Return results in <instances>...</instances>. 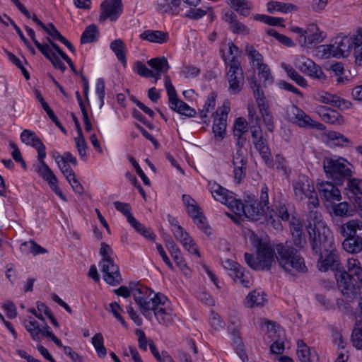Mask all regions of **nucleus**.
Masks as SVG:
<instances>
[{
	"label": "nucleus",
	"instance_id": "obj_10",
	"mask_svg": "<svg viewBox=\"0 0 362 362\" xmlns=\"http://www.w3.org/2000/svg\"><path fill=\"white\" fill-rule=\"evenodd\" d=\"M356 45L354 37H337L333 44L327 45L326 51L334 57H346L349 56L353 47Z\"/></svg>",
	"mask_w": 362,
	"mask_h": 362
},
{
	"label": "nucleus",
	"instance_id": "obj_6",
	"mask_svg": "<svg viewBox=\"0 0 362 362\" xmlns=\"http://www.w3.org/2000/svg\"><path fill=\"white\" fill-rule=\"evenodd\" d=\"M310 236V244L313 253L321 254L322 252L334 247L333 238L330 235L329 229L325 227L309 223L305 226Z\"/></svg>",
	"mask_w": 362,
	"mask_h": 362
},
{
	"label": "nucleus",
	"instance_id": "obj_52",
	"mask_svg": "<svg viewBox=\"0 0 362 362\" xmlns=\"http://www.w3.org/2000/svg\"><path fill=\"white\" fill-rule=\"evenodd\" d=\"M137 73L144 77L146 78H155L157 81L160 78V74L155 73L153 71L148 69L146 66L142 62L138 61L136 63Z\"/></svg>",
	"mask_w": 362,
	"mask_h": 362
},
{
	"label": "nucleus",
	"instance_id": "obj_23",
	"mask_svg": "<svg viewBox=\"0 0 362 362\" xmlns=\"http://www.w3.org/2000/svg\"><path fill=\"white\" fill-rule=\"evenodd\" d=\"M180 0H158L157 8L161 13L177 15L180 11Z\"/></svg>",
	"mask_w": 362,
	"mask_h": 362
},
{
	"label": "nucleus",
	"instance_id": "obj_49",
	"mask_svg": "<svg viewBox=\"0 0 362 362\" xmlns=\"http://www.w3.org/2000/svg\"><path fill=\"white\" fill-rule=\"evenodd\" d=\"M165 87L169 99L170 105H176L179 100L174 86L172 85L170 78L168 75L165 76Z\"/></svg>",
	"mask_w": 362,
	"mask_h": 362
},
{
	"label": "nucleus",
	"instance_id": "obj_24",
	"mask_svg": "<svg viewBox=\"0 0 362 362\" xmlns=\"http://www.w3.org/2000/svg\"><path fill=\"white\" fill-rule=\"evenodd\" d=\"M140 38L151 42L163 44L168 41L169 35L161 30H146L140 35Z\"/></svg>",
	"mask_w": 362,
	"mask_h": 362
},
{
	"label": "nucleus",
	"instance_id": "obj_51",
	"mask_svg": "<svg viewBox=\"0 0 362 362\" xmlns=\"http://www.w3.org/2000/svg\"><path fill=\"white\" fill-rule=\"evenodd\" d=\"M180 242L189 253L200 257V253L197 249V245L193 239L189 236V233H187L186 236H183Z\"/></svg>",
	"mask_w": 362,
	"mask_h": 362
},
{
	"label": "nucleus",
	"instance_id": "obj_17",
	"mask_svg": "<svg viewBox=\"0 0 362 362\" xmlns=\"http://www.w3.org/2000/svg\"><path fill=\"white\" fill-rule=\"evenodd\" d=\"M228 275L232 278L235 283L239 284L242 286L250 288L252 285V276L248 271L240 264L228 272Z\"/></svg>",
	"mask_w": 362,
	"mask_h": 362
},
{
	"label": "nucleus",
	"instance_id": "obj_7",
	"mask_svg": "<svg viewBox=\"0 0 362 362\" xmlns=\"http://www.w3.org/2000/svg\"><path fill=\"white\" fill-rule=\"evenodd\" d=\"M134 299L139 305L142 315L148 320H151L153 315L149 312V308L155 305V303L168 300L167 297L161 293H154L150 288L144 286L140 287L138 292L133 293Z\"/></svg>",
	"mask_w": 362,
	"mask_h": 362
},
{
	"label": "nucleus",
	"instance_id": "obj_59",
	"mask_svg": "<svg viewBox=\"0 0 362 362\" xmlns=\"http://www.w3.org/2000/svg\"><path fill=\"white\" fill-rule=\"evenodd\" d=\"M129 162L132 164L134 166L136 173L141 178L145 185H151L150 180L148 178V177L145 175L142 169L141 168L139 163L136 162V160L134 159V157L129 156L128 157Z\"/></svg>",
	"mask_w": 362,
	"mask_h": 362
},
{
	"label": "nucleus",
	"instance_id": "obj_21",
	"mask_svg": "<svg viewBox=\"0 0 362 362\" xmlns=\"http://www.w3.org/2000/svg\"><path fill=\"white\" fill-rule=\"evenodd\" d=\"M223 20L230 24V29L234 34L248 35L250 29L237 20V16L233 12H227L223 16Z\"/></svg>",
	"mask_w": 362,
	"mask_h": 362
},
{
	"label": "nucleus",
	"instance_id": "obj_35",
	"mask_svg": "<svg viewBox=\"0 0 362 362\" xmlns=\"http://www.w3.org/2000/svg\"><path fill=\"white\" fill-rule=\"evenodd\" d=\"M147 64L158 73H166L169 69V64L165 57L153 58L147 62Z\"/></svg>",
	"mask_w": 362,
	"mask_h": 362
},
{
	"label": "nucleus",
	"instance_id": "obj_33",
	"mask_svg": "<svg viewBox=\"0 0 362 362\" xmlns=\"http://www.w3.org/2000/svg\"><path fill=\"white\" fill-rule=\"evenodd\" d=\"M264 300L263 292L254 290L246 297L245 304L247 308H252L263 305Z\"/></svg>",
	"mask_w": 362,
	"mask_h": 362
},
{
	"label": "nucleus",
	"instance_id": "obj_30",
	"mask_svg": "<svg viewBox=\"0 0 362 362\" xmlns=\"http://www.w3.org/2000/svg\"><path fill=\"white\" fill-rule=\"evenodd\" d=\"M346 194L349 199L352 197L362 195V180L359 178L349 177L347 180Z\"/></svg>",
	"mask_w": 362,
	"mask_h": 362
},
{
	"label": "nucleus",
	"instance_id": "obj_8",
	"mask_svg": "<svg viewBox=\"0 0 362 362\" xmlns=\"http://www.w3.org/2000/svg\"><path fill=\"white\" fill-rule=\"evenodd\" d=\"M223 60L228 67L226 71L228 90L231 94L237 95L242 90L245 83L244 71L240 62L236 57H232L228 62L226 58L223 57Z\"/></svg>",
	"mask_w": 362,
	"mask_h": 362
},
{
	"label": "nucleus",
	"instance_id": "obj_18",
	"mask_svg": "<svg viewBox=\"0 0 362 362\" xmlns=\"http://www.w3.org/2000/svg\"><path fill=\"white\" fill-rule=\"evenodd\" d=\"M43 180L47 182L49 186L54 192V193L59 196L64 201H66V197L64 195L62 191L58 187V179L54 174L53 171L50 168H44V170H38L37 173Z\"/></svg>",
	"mask_w": 362,
	"mask_h": 362
},
{
	"label": "nucleus",
	"instance_id": "obj_2",
	"mask_svg": "<svg viewBox=\"0 0 362 362\" xmlns=\"http://www.w3.org/2000/svg\"><path fill=\"white\" fill-rule=\"evenodd\" d=\"M276 259L279 265L288 272L295 270L298 272L305 273L307 267L303 257L293 246L286 243L276 245Z\"/></svg>",
	"mask_w": 362,
	"mask_h": 362
},
{
	"label": "nucleus",
	"instance_id": "obj_41",
	"mask_svg": "<svg viewBox=\"0 0 362 362\" xmlns=\"http://www.w3.org/2000/svg\"><path fill=\"white\" fill-rule=\"evenodd\" d=\"M92 344L99 357L103 358L107 354V349L104 346V339L101 333L95 334L91 339Z\"/></svg>",
	"mask_w": 362,
	"mask_h": 362
},
{
	"label": "nucleus",
	"instance_id": "obj_64",
	"mask_svg": "<svg viewBox=\"0 0 362 362\" xmlns=\"http://www.w3.org/2000/svg\"><path fill=\"white\" fill-rule=\"evenodd\" d=\"M262 120L264 124H265L267 130L270 132H272L274 129V117L271 111H267L261 113Z\"/></svg>",
	"mask_w": 362,
	"mask_h": 362
},
{
	"label": "nucleus",
	"instance_id": "obj_13",
	"mask_svg": "<svg viewBox=\"0 0 362 362\" xmlns=\"http://www.w3.org/2000/svg\"><path fill=\"white\" fill-rule=\"evenodd\" d=\"M317 187L321 197L327 202H333L341 199L340 190L332 182H321L317 184Z\"/></svg>",
	"mask_w": 362,
	"mask_h": 362
},
{
	"label": "nucleus",
	"instance_id": "obj_26",
	"mask_svg": "<svg viewBox=\"0 0 362 362\" xmlns=\"http://www.w3.org/2000/svg\"><path fill=\"white\" fill-rule=\"evenodd\" d=\"M209 186L210 192L214 199L223 204H225L226 202H228V198L233 194L232 192L228 191L216 182H209Z\"/></svg>",
	"mask_w": 362,
	"mask_h": 362
},
{
	"label": "nucleus",
	"instance_id": "obj_27",
	"mask_svg": "<svg viewBox=\"0 0 362 362\" xmlns=\"http://www.w3.org/2000/svg\"><path fill=\"white\" fill-rule=\"evenodd\" d=\"M333 209V221L337 225V223H341V217H348L352 216V210L351 206L346 202L334 204L332 206Z\"/></svg>",
	"mask_w": 362,
	"mask_h": 362
},
{
	"label": "nucleus",
	"instance_id": "obj_12",
	"mask_svg": "<svg viewBox=\"0 0 362 362\" xmlns=\"http://www.w3.org/2000/svg\"><path fill=\"white\" fill-rule=\"evenodd\" d=\"M229 111L230 103L228 101L224 102L223 106L216 111L212 129L214 136L218 137L220 140H222L226 135V119Z\"/></svg>",
	"mask_w": 362,
	"mask_h": 362
},
{
	"label": "nucleus",
	"instance_id": "obj_38",
	"mask_svg": "<svg viewBox=\"0 0 362 362\" xmlns=\"http://www.w3.org/2000/svg\"><path fill=\"white\" fill-rule=\"evenodd\" d=\"M245 52L253 66L257 67L264 64L263 56L251 45L245 46Z\"/></svg>",
	"mask_w": 362,
	"mask_h": 362
},
{
	"label": "nucleus",
	"instance_id": "obj_40",
	"mask_svg": "<svg viewBox=\"0 0 362 362\" xmlns=\"http://www.w3.org/2000/svg\"><path fill=\"white\" fill-rule=\"evenodd\" d=\"M170 107L178 112L179 114L183 115L185 116L191 117H194L196 115V111L194 109L189 107L186 103L182 100H178L176 105H170Z\"/></svg>",
	"mask_w": 362,
	"mask_h": 362
},
{
	"label": "nucleus",
	"instance_id": "obj_34",
	"mask_svg": "<svg viewBox=\"0 0 362 362\" xmlns=\"http://www.w3.org/2000/svg\"><path fill=\"white\" fill-rule=\"evenodd\" d=\"M129 223L141 235L150 240H154L156 235L151 232L144 224L138 221L134 216L130 217V220L128 221Z\"/></svg>",
	"mask_w": 362,
	"mask_h": 362
},
{
	"label": "nucleus",
	"instance_id": "obj_25",
	"mask_svg": "<svg viewBox=\"0 0 362 362\" xmlns=\"http://www.w3.org/2000/svg\"><path fill=\"white\" fill-rule=\"evenodd\" d=\"M318 113L322 117V119L327 123L340 124L344 120L342 115L337 111L325 106H320L319 107Z\"/></svg>",
	"mask_w": 362,
	"mask_h": 362
},
{
	"label": "nucleus",
	"instance_id": "obj_22",
	"mask_svg": "<svg viewBox=\"0 0 362 362\" xmlns=\"http://www.w3.org/2000/svg\"><path fill=\"white\" fill-rule=\"evenodd\" d=\"M319 100L321 103L341 109H348L351 106V102L329 93H324L320 95Z\"/></svg>",
	"mask_w": 362,
	"mask_h": 362
},
{
	"label": "nucleus",
	"instance_id": "obj_53",
	"mask_svg": "<svg viewBox=\"0 0 362 362\" xmlns=\"http://www.w3.org/2000/svg\"><path fill=\"white\" fill-rule=\"evenodd\" d=\"M307 191L308 194H305V197H306L308 199V209H311L313 207L316 208L317 206H318L320 203L317 192L315 190L314 187L313 185H310L309 183H307Z\"/></svg>",
	"mask_w": 362,
	"mask_h": 362
},
{
	"label": "nucleus",
	"instance_id": "obj_32",
	"mask_svg": "<svg viewBox=\"0 0 362 362\" xmlns=\"http://www.w3.org/2000/svg\"><path fill=\"white\" fill-rule=\"evenodd\" d=\"M32 20L54 40L62 42L65 38L63 35H61V33L58 31L52 23H49V27H52V30H49V28L47 27V25L44 24L35 14H33Z\"/></svg>",
	"mask_w": 362,
	"mask_h": 362
},
{
	"label": "nucleus",
	"instance_id": "obj_28",
	"mask_svg": "<svg viewBox=\"0 0 362 362\" xmlns=\"http://www.w3.org/2000/svg\"><path fill=\"white\" fill-rule=\"evenodd\" d=\"M290 230L293 237V244L299 247L303 248L306 245V240L303 233V226L300 222H291L290 223Z\"/></svg>",
	"mask_w": 362,
	"mask_h": 362
},
{
	"label": "nucleus",
	"instance_id": "obj_58",
	"mask_svg": "<svg viewBox=\"0 0 362 362\" xmlns=\"http://www.w3.org/2000/svg\"><path fill=\"white\" fill-rule=\"evenodd\" d=\"M182 201L184 204L187 206L188 213L189 215L194 214V213H198V210L201 209L197 205L195 200L188 194L182 195Z\"/></svg>",
	"mask_w": 362,
	"mask_h": 362
},
{
	"label": "nucleus",
	"instance_id": "obj_61",
	"mask_svg": "<svg viewBox=\"0 0 362 362\" xmlns=\"http://www.w3.org/2000/svg\"><path fill=\"white\" fill-rule=\"evenodd\" d=\"M114 206L117 211H120L126 216L127 221L130 220V217L134 216L130 211V206L129 204L116 201L114 202Z\"/></svg>",
	"mask_w": 362,
	"mask_h": 362
},
{
	"label": "nucleus",
	"instance_id": "obj_14",
	"mask_svg": "<svg viewBox=\"0 0 362 362\" xmlns=\"http://www.w3.org/2000/svg\"><path fill=\"white\" fill-rule=\"evenodd\" d=\"M337 230L346 238H349L356 236L357 230H362V221L353 219L345 223H337Z\"/></svg>",
	"mask_w": 362,
	"mask_h": 362
},
{
	"label": "nucleus",
	"instance_id": "obj_19",
	"mask_svg": "<svg viewBox=\"0 0 362 362\" xmlns=\"http://www.w3.org/2000/svg\"><path fill=\"white\" fill-rule=\"evenodd\" d=\"M299 70L310 77L317 78L319 80H325L326 76L320 67L313 60L307 59L298 66Z\"/></svg>",
	"mask_w": 362,
	"mask_h": 362
},
{
	"label": "nucleus",
	"instance_id": "obj_63",
	"mask_svg": "<svg viewBox=\"0 0 362 362\" xmlns=\"http://www.w3.org/2000/svg\"><path fill=\"white\" fill-rule=\"evenodd\" d=\"M293 185L295 195L300 199H303V196H305V194H308L307 184L305 185L303 181H296Z\"/></svg>",
	"mask_w": 362,
	"mask_h": 362
},
{
	"label": "nucleus",
	"instance_id": "obj_4",
	"mask_svg": "<svg viewBox=\"0 0 362 362\" xmlns=\"http://www.w3.org/2000/svg\"><path fill=\"white\" fill-rule=\"evenodd\" d=\"M349 166L351 164L341 157L337 159L326 158L323 162L326 176L337 185H341L344 180L351 177L352 170Z\"/></svg>",
	"mask_w": 362,
	"mask_h": 362
},
{
	"label": "nucleus",
	"instance_id": "obj_46",
	"mask_svg": "<svg viewBox=\"0 0 362 362\" xmlns=\"http://www.w3.org/2000/svg\"><path fill=\"white\" fill-rule=\"evenodd\" d=\"M228 199V202H226L225 204L227 205L229 209L233 211L235 214H245V209L246 204H243L240 199H235L233 196V193Z\"/></svg>",
	"mask_w": 362,
	"mask_h": 362
},
{
	"label": "nucleus",
	"instance_id": "obj_16",
	"mask_svg": "<svg viewBox=\"0 0 362 362\" xmlns=\"http://www.w3.org/2000/svg\"><path fill=\"white\" fill-rule=\"evenodd\" d=\"M303 37V46L309 47L313 43H318L322 41L324 36L318 27L315 24L309 25L306 29L304 30Z\"/></svg>",
	"mask_w": 362,
	"mask_h": 362
},
{
	"label": "nucleus",
	"instance_id": "obj_55",
	"mask_svg": "<svg viewBox=\"0 0 362 362\" xmlns=\"http://www.w3.org/2000/svg\"><path fill=\"white\" fill-rule=\"evenodd\" d=\"M257 69H259V76L264 78V86L272 84L273 78L268 65L266 64H261Z\"/></svg>",
	"mask_w": 362,
	"mask_h": 362
},
{
	"label": "nucleus",
	"instance_id": "obj_43",
	"mask_svg": "<svg viewBox=\"0 0 362 362\" xmlns=\"http://www.w3.org/2000/svg\"><path fill=\"white\" fill-rule=\"evenodd\" d=\"M245 211V214H244V215L247 218L257 219L258 216L264 213V208L259 204H256L255 202L253 204H246Z\"/></svg>",
	"mask_w": 362,
	"mask_h": 362
},
{
	"label": "nucleus",
	"instance_id": "obj_57",
	"mask_svg": "<svg viewBox=\"0 0 362 362\" xmlns=\"http://www.w3.org/2000/svg\"><path fill=\"white\" fill-rule=\"evenodd\" d=\"M95 92L99 98L100 102V107L101 108L104 105V98L105 95V80L103 78H99L97 80Z\"/></svg>",
	"mask_w": 362,
	"mask_h": 362
},
{
	"label": "nucleus",
	"instance_id": "obj_11",
	"mask_svg": "<svg viewBox=\"0 0 362 362\" xmlns=\"http://www.w3.org/2000/svg\"><path fill=\"white\" fill-rule=\"evenodd\" d=\"M123 11L122 0H105L100 4L99 22L104 23L107 19L116 21Z\"/></svg>",
	"mask_w": 362,
	"mask_h": 362
},
{
	"label": "nucleus",
	"instance_id": "obj_50",
	"mask_svg": "<svg viewBox=\"0 0 362 362\" xmlns=\"http://www.w3.org/2000/svg\"><path fill=\"white\" fill-rule=\"evenodd\" d=\"M217 94L215 92H211L207 97L203 109L201 110L200 116L202 119L207 117V113L210 112L211 110L214 109L216 105V98Z\"/></svg>",
	"mask_w": 362,
	"mask_h": 362
},
{
	"label": "nucleus",
	"instance_id": "obj_1",
	"mask_svg": "<svg viewBox=\"0 0 362 362\" xmlns=\"http://www.w3.org/2000/svg\"><path fill=\"white\" fill-rule=\"evenodd\" d=\"M347 267V271L339 269L335 276L343 295L351 297L362 288V267L359 260L354 258L348 259Z\"/></svg>",
	"mask_w": 362,
	"mask_h": 362
},
{
	"label": "nucleus",
	"instance_id": "obj_39",
	"mask_svg": "<svg viewBox=\"0 0 362 362\" xmlns=\"http://www.w3.org/2000/svg\"><path fill=\"white\" fill-rule=\"evenodd\" d=\"M42 54L52 64L55 69H59L62 72L66 71V66L55 53L52 52V48L49 46Z\"/></svg>",
	"mask_w": 362,
	"mask_h": 362
},
{
	"label": "nucleus",
	"instance_id": "obj_44",
	"mask_svg": "<svg viewBox=\"0 0 362 362\" xmlns=\"http://www.w3.org/2000/svg\"><path fill=\"white\" fill-rule=\"evenodd\" d=\"M231 7L240 15L247 16L250 14L251 6L247 0H230Z\"/></svg>",
	"mask_w": 362,
	"mask_h": 362
},
{
	"label": "nucleus",
	"instance_id": "obj_42",
	"mask_svg": "<svg viewBox=\"0 0 362 362\" xmlns=\"http://www.w3.org/2000/svg\"><path fill=\"white\" fill-rule=\"evenodd\" d=\"M356 45L354 47V54L356 63L362 66V28L355 35Z\"/></svg>",
	"mask_w": 362,
	"mask_h": 362
},
{
	"label": "nucleus",
	"instance_id": "obj_29",
	"mask_svg": "<svg viewBox=\"0 0 362 362\" xmlns=\"http://www.w3.org/2000/svg\"><path fill=\"white\" fill-rule=\"evenodd\" d=\"M342 246L344 250L349 253H358L362 251V233L355 237L345 238Z\"/></svg>",
	"mask_w": 362,
	"mask_h": 362
},
{
	"label": "nucleus",
	"instance_id": "obj_56",
	"mask_svg": "<svg viewBox=\"0 0 362 362\" xmlns=\"http://www.w3.org/2000/svg\"><path fill=\"white\" fill-rule=\"evenodd\" d=\"M248 130L247 122L243 117H238L234 124L233 135H243Z\"/></svg>",
	"mask_w": 362,
	"mask_h": 362
},
{
	"label": "nucleus",
	"instance_id": "obj_3",
	"mask_svg": "<svg viewBox=\"0 0 362 362\" xmlns=\"http://www.w3.org/2000/svg\"><path fill=\"white\" fill-rule=\"evenodd\" d=\"M257 248V259L253 255L245 252V260L246 264L255 270H269L274 259V250L262 240L257 239L255 244Z\"/></svg>",
	"mask_w": 362,
	"mask_h": 362
},
{
	"label": "nucleus",
	"instance_id": "obj_60",
	"mask_svg": "<svg viewBox=\"0 0 362 362\" xmlns=\"http://www.w3.org/2000/svg\"><path fill=\"white\" fill-rule=\"evenodd\" d=\"M25 30H26L28 35H29L32 41L34 42L36 47L40 50L41 53H44L45 49H47L49 45L47 44H42L36 39L35 33L33 28L25 25Z\"/></svg>",
	"mask_w": 362,
	"mask_h": 362
},
{
	"label": "nucleus",
	"instance_id": "obj_45",
	"mask_svg": "<svg viewBox=\"0 0 362 362\" xmlns=\"http://www.w3.org/2000/svg\"><path fill=\"white\" fill-rule=\"evenodd\" d=\"M282 66L284 68L286 71L288 76L294 81L298 86L301 87H306L308 86L306 80L300 75L293 67L289 65H284Z\"/></svg>",
	"mask_w": 362,
	"mask_h": 362
},
{
	"label": "nucleus",
	"instance_id": "obj_54",
	"mask_svg": "<svg viewBox=\"0 0 362 362\" xmlns=\"http://www.w3.org/2000/svg\"><path fill=\"white\" fill-rule=\"evenodd\" d=\"M254 19L257 21L263 22L269 25H279L281 22L284 21V19L281 18H276L263 14H257L255 16Z\"/></svg>",
	"mask_w": 362,
	"mask_h": 362
},
{
	"label": "nucleus",
	"instance_id": "obj_20",
	"mask_svg": "<svg viewBox=\"0 0 362 362\" xmlns=\"http://www.w3.org/2000/svg\"><path fill=\"white\" fill-rule=\"evenodd\" d=\"M296 354L300 362H318L317 353L308 346L302 339L297 341Z\"/></svg>",
	"mask_w": 362,
	"mask_h": 362
},
{
	"label": "nucleus",
	"instance_id": "obj_15",
	"mask_svg": "<svg viewBox=\"0 0 362 362\" xmlns=\"http://www.w3.org/2000/svg\"><path fill=\"white\" fill-rule=\"evenodd\" d=\"M167 300H163L161 303H155V305L149 308V312L153 315L159 324L168 325L173 321V314L163 308Z\"/></svg>",
	"mask_w": 362,
	"mask_h": 362
},
{
	"label": "nucleus",
	"instance_id": "obj_36",
	"mask_svg": "<svg viewBox=\"0 0 362 362\" xmlns=\"http://www.w3.org/2000/svg\"><path fill=\"white\" fill-rule=\"evenodd\" d=\"M98 34V28L95 24H90L83 31L81 36V43H90L95 42Z\"/></svg>",
	"mask_w": 362,
	"mask_h": 362
},
{
	"label": "nucleus",
	"instance_id": "obj_48",
	"mask_svg": "<svg viewBox=\"0 0 362 362\" xmlns=\"http://www.w3.org/2000/svg\"><path fill=\"white\" fill-rule=\"evenodd\" d=\"M190 216L192 217L194 222L197 224L199 228L206 234L210 233L208 231L210 229V227L206 223V219L202 213V209L198 210V213H194Z\"/></svg>",
	"mask_w": 362,
	"mask_h": 362
},
{
	"label": "nucleus",
	"instance_id": "obj_37",
	"mask_svg": "<svg viewBox=\"0 0 362 362\" xmlns=\"http://www.w3.org/2000/svg\"><path fill=\"white\" fill-rule=\"evenodd\" d=\"M110 49L115 52L117 59L123 64L127 62L126 56L124 53L125 45L124 42L120 40H115L110 43Z\"/></svg>",
	"mask_w": 362,
	"mask_h": 362
},
{
	"label": "nucleus",
	"instance_id": "obj_47",
	"mask_svg": "<svg viewBox=\"0 0 362 362\" xmlns=\"http://www.w3.org/2000/svg\"><path fill=\"white\" fill-rule=\"evenodd\" d=\"M351 341L354 346L358 349H362V322H357L352 332Z\"/></svg>",
	"mask_w": 362,
	"mask_h": 362
},
{
	"label": "nucleus",
	"instance_id": "obj_5",
	"mask_svg": "<svg viewBox=\"0 0 362 362\" xmlns=\"http://www.w3.org/2000/svg\"><path fill=\"white\" fill-rule=\"evenodd\" d=\"M111 253H112V250L110 245L102 243L100 255L103 258L99 262V266L103 273V279L110 285L117 286L122 282V279L119 267L115 264L113 259L110 255Z\"/></svg>",
	"mask_w": 362,
	"mask_h": 362
},
{
	"label": "nucleus",
	"instance_id": "obj_62",
	"mask_svg": "<svg viewBox=\"0 0 362 362\" xmlns=\"http://www.w3.org/2000/svg\"><path fill=\"white\" fill-rule=\"evenodd\" d=\"M76 148L78 149V153L82 159H85L86 157V148L87 145L83 137V132L81 134H78V137L75 139Z\"/></svg>",
	"mask_w": 362,
	"mask_h": 362
},
{
	"label": "nucleus",
	"instance_id": "obj_31",
	"mask_svg": "<svg viewBox=\"0 0 362 362\" xmlns=\"http://www.w3.org/2000/svg\"><path fill=\"white\" fill-rule=\"evenodd\" d=\"M293 113L294 117L293 122L300 127L308 128L312 119L304 111L298 108L297 106L293 107Z\"/></svg>",
	"mask_w": 362,
	"mask_h": 362
},
{
	"label": "nucleus",
	"instance_id": "obj_9",
	"mask_svg": "<svg viewBox=\"0 0 362 362\" xmlns=\"http://www.w3.org/2000/svg\"><path fill=\"white\" fill-rule=\"evenodd\" d=\"M317 255H319V258L317 266L320 272H325L331 269L337 273L339 272V269H343L340 263L339 252L335 247H331Z\"/></svg>",
	"mask_w": 362,
	"mask_h": 362
}]
</instances>
